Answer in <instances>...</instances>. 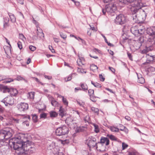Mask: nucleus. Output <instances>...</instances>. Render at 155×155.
Segmentation results:
<instances>
[{
    "instance_id": "f257e3e1",
    "label": "nucleus",
    "mask_w": 155,
    "mask_h": 155,
    "mask_svg": "<svg viewBox=\"0 0 155 155\" xmlns=\"http://www.w3.org/2000/svg\"><path fill=\"white\" fill-rule=\"evenodd\" d=\"M14 150H16L18 155L30 154L35 151L34 145L31 141L28 140L27 134H20L16 137L11 138Z\"/></svg>"
},
{
    "instance_id": "f03ea898",
    "label": "nucleus",
    "mask_w": 155,
    "mask_h": 155,
    "mask_svg": "<svg viewBox=\"0 0 155 155\" xmlns=\"http://www.w3.org/2000/svg\"><path fill=\"white\" fill-rule=\"evenodd\" d=\"M143 6L140 0H136L130 8L134 21L137 23L143 22L146 19V15L144 12L139 13V10Z\"/></svg>"
},
{
    "instance_id": "7ed1b4c3",
    "label": "nucleus",
    "mask_w": 155,
    "mask_h": 155,
    "mask_svg": "<svg viewBox=\"0 0 155 155\" xmlns=\"http://www.w3.org/2000/svg\"><path fill=\"white\" fill-rule=\"evenodd\" d=\"M116 9V5L114 3H111L106 5L105 9H102V12L104 15H105L106 12L109 13H112L114 12Z\"/></svg>"
},
{
    "instance_id": "20e7f679",
    "label": "nucleus",
    "mask_w": 155,
    "mask_h": 155,
    "mask_svg": "<svg viewBox=\"0 0 155 155\" xmlns=\"http://www.w3.org/2000/svg\"><path fill=\"white\" fill-rule=\"evenodd\" d=\"M68 128L66 126H63L62 127H59L56 129L55 131V133L56 135L60 136L68 134Z\"/></svg>"
},
{
    "instance_id": "39448f33",
    "label": "nucleus",
    "mask_w": 155,
    "mask_h": 155,
    "mask_svg": "<svg viewBox=\"0 0 155 155\" xmlns=\"http://www.w3.org/2000/svg\"><path fill=\"white\" fill-rule=\"evenodd\" d=\"M147 33L150 36L147 41H148L154 43L155 42V31H154L151 28H148L147 30Z\"/></svg>"
},
{
    "instance_id": "423d86ee",
    "label": "nucleus",
    "mask_w": 155,
    "mask_h": 155,
    "mask_svg": "<svg viewBox=\"0 0 155 155\" xmlns=\"http://www.w3.org/2000/svg\"><path fill=\"white\" fill-rule=\"evenodd\" d=\"M127 19L123 14H120L117 16L115 19V22L117 24L122 25L125 23Z\"/></svg>"
},
{
    "instance_id": "0eeeda50",
    "label": "nucleus",
    "mask_w": 155,
    "mask_h": 155,
    "mask_svg": "<svg viewBox=\"0 0 155 155\" xmlns=\"http://www.w3.org/2000/svg\"><path fill=\"white\" fill-rule=\"evenodd\" d=\"M86 143L90 148L94 147L97 144L96 138L93 137L88 138L86 140Z\"/></svg>"
},
{
    "instance_id": "6e6552de",
    "label": "nucleus",
    "mask_w": 155,
    "mask_h": 155,
    "mask_svg": "<svg viewBox=\"0 0 155 155\" xmlns=\"http://www.w3.org/2000/svg\"><path fill=\"white\" fill-rule=\"evenodd\" d=\"M48 149L51 150L53 153H55L59 150V147L55 142H53L48 147Z\"/></svg>"
},
{
    "instance_id": "1a4fd4ad",
    "label": "nucleus",
    "mask_w": 155,
    "mask_h": 155,
    "mask_svg": "<svg viewBox=\"0 0 155 155\" xmlns=\"http://www.w3.org/2000/svg\"><path fill=\"white\" fill-rule=\"evenodd\" d=\"M17 108L20 111H25L27 110L28 108V104L25 103H21L17 105Z\"/></svg>"
},
{
    "instance_id": "9d476101",
    "label": "nucleus",
    "mask_w": 155,
    "mask_h": 155,
    "mask_svg": "<svg viewBox=\"0 0 155 155\" xmlns=\"http://www.w3.org/2000/svg\"><path fill=\"white\" fill-rule=\"evenodd\" d=\"M9 138L6 132L2 131L0 132V141L8 140L9 143H10Z\"/></svg>"
},
{
    "instance_id": "9b49d317",
    "label": "nucleus",
    "mask_w": 155,
    "mask_h": 155,
    "mask_svg": "<svg viewBox=\"0 0 155 155\" xmlns=\"http://www.w3.org/2000/svg\"><path fill=\"white\" fill-rule=\"evenodd\" d=\"M66 122L68 124V125L71 127L75 128L76 125V123L74 120H71L70 118H68L66 120Z\"/></svg>"
},
{
    "instance_id": "f8f14e48",
    "label": "nucleus",
    "mask_w": 155,
    "mask_h": 155,
    "mask_svg": "<svg viewBox=\"0 0 155 155\" xmlns=\"http://www.w3.org/2000/svg\"><path fill=\"white\" fill-rule=\"evenodd\" d=\"M106 146L105 144H103L100 143H98L96 146V148L98 150L103 151L105 150Z\"/></svg>"
},
{
    "instance_id": "ddd939ff",
    "label": "nucleus",
    "mask_w": 155,
    "mask_h": 155,
    "mask_svg": "<svg viewBox=\"0 0 155 155\" xmlns=\"http://www.w3.org/2000/svg\"><path fill=\"white\" fill-rule=\"evenodd\" d=\"M99 143L107 146L109 144L110 141L107 137H102Z\"/></svg>"
},
{
    "instance_id": "4468645a",
    "label": "nucleus",
    "mask_w": 155,
    "mask_h": 155,
    "mask_svg": "<svg viewBox=\"0 0 155 155\" xmlns=\"http://www.w3.org/2000/svg\"><path fill=\"white\" fill-rule=\"evenodd\" d=\"M137 74L138 78V82L141 84L144 83L145 82V80L144 78L142 76L141 74L137 73Z\"/></svg>"
},
{
    "instance_id": "2eb2a0df",
    "label": "nucleus",
    "mask_w": 155,
    "mask_h": 155,
    "mask_svg": "<svg viewBox=\"0 0 155 155\" xmlns=\"http://www.w3.org/2000/svg\"><path fill=\"white\" fill-rule=\"evenodd\" d=\"M18 93V91L16 89L10 87V95L15 96Z\"/></svg>"
},
{
    "instance_id": "dca6fc26",
    "label": "nucleus",
    "mask_w": 155,
    "mask_h": 155,
    "mask_svg": "<svg viewBox=\"0 0 155 155\" xmlns=\"http://www.w3.org/2000/svg\"><path fill=\"white\" fill-rule=\"evenodd\" d=\"M37 31H39V33H38L37 36L40 38H42L44 37V34L42 30L39 27H37Z\"/></svg>"
},
{
    "instance_id": "f3484780",
    "label": "nucleus",
    "mask_w": 155,
    "mask_h": 155,
    "mask_svg": "<svg viewBox=\"0 0 155 155\" xmlns=\"http://www.w3.org/2000/svg\"><path fill=\"white\" fill-rule=\"evenodd\" d=\"M4 49L6 55V57L8 58L9 57V54L10 51V47L8 46L5 45L4 46Z\"/></svg>"
},
{
    "instance_id": "a211bd4d",
    "label": "nucleus",
    "mask_w": 155,
    "mask_h": 155,
    "mask_svg": "<svg viewBox=\"0 0 155 155\" xmlns=\"http://www.w3.org/2000/svg\"><path fill=\"white\" fill-rule=\"evenodd\" d=\"M51 105L53 106L56 107L58 106V102L54 99V98L52 97H51Z\"/></svg>"
},
{
    "instance_id": "6ab92c4d",
    "label": "nucleus",
    "mask_w": 155,
    "mask_h": 155,
    "mask_svg": "<svg viewBox=\"0 0 155 155\" xmlns=\"http://www.w3.org/2000/svg\"><path fill=\"white\" fill-rule=\"evenodd\" d=\"M35 92H29L27 95L28 98L33 99L34 97Z\"/></svg>"
},
{
    "instance_id": "aec40b11",
    "label": "nucleus",
    "mask_w": 155,
    "mask_h": 155,
    "mask_svg": "<svg viewBox=\"0 0 155 155\" xmlns=\"http://www.w3.org/2000/svg\"><path fill=\"white\" fill-rule=\"evenodd\" d=\"M107 136L112 140L116 141L117 140V138L112 135L108 134Z\"/></svg>"
},
{
    "instance_id": "412c9836",
    "label": "nucleus",
    "mask_w": 155,
    "mask_h": 155,
    "mask_svg": "<svg viewBox=\"0 0 155 155\" xmlns=\"http://www.w3.org/2000/svg\"><path fill=\"white\" fill-rule=\"evenodd\" d=\"M119 2L124 4H127V3H131L134 2V0H119Z\"/></svg>"
},
{
    "instance_id": "4be33fe9",
    "label": "nucleus",
    "mask_w": 155,
    "mask_h": 155,
    "mask_svg": "<svg viewBox=\"0 0 155 155\" xmlns=\"http://www.w3.org/2000/svg\"><path fill=\"white\" fill-rule=\"evenodd\" d=\"M110 129L111 131L113 132H118L119 130V129L114 126L110 127Z\"/></svg>"
},
{
    "instance_id": "5701e85b",
    "label": "nucleus",
    "mask_w": 155,
    "mask_h": 155,
    "mask_svg": "<svg viewBox=\"0 0 155 155\" xmlns=\"http://www.w3.org/2000/svg\"><path fill=\"white\" fill-rule=\"evenodd\" d=\"M120 129H119L120 130L123 131H124L126 133H127L128 132L127 129L124 126L122 125H121L120 126Z\"/></svg>"
},
{
    "instance_id": "b1692460",
    "label": "nucleus",
    "mask_w": 155,
    "mask_h": 155,
    "mask_svg": "<svg viewBox=\"0 0 155 155\" xmlns=\"http://www.w3.org/2000/svg\"><path fill=\"white\" fill-rule=\"evenodd\" d=\"M81 86L83 90L85 91L87 90L88 87L87 84L84 83H81Z\"/></svg>"
},
{
    "instance_id": "393cba45",
    "label": "nucleus",
    "mask_w": 155,
    "mask_h": 155,
    "mask_svg": "<svg viewBox=\"0 0 155 155\" xmlns=\"http://www.w3.org/2000/svg\"><path fill=\"white\" fill-rule=\"evenodd\" d=\"M91 83L95 87H96L100 88L101 87V85L100 84H99L96 82H94L92 81H91Z\"/></svg>"
},
{
    "instance_id": "a878e982",
    "label": "nucleus",
    "mask_w": 155,
    "mask_h": 155,
    "mask_svg": "<svg viewBox=\"0 0 155 155\" xmlns=\"http://www.w3.org/2000/svg\"><path fill=\"white\" fill-rule=\"evenodd\" d=\"M93 126L94 128V131L96 133L99 132V129L98 126L95 124H93Z\"/></svg>"
},
{
    "instance_id": "bb28decb",
    "label": "nucleus",
    "mask_w": 155,
    "mask_h": 155,
    "mask_svg": "<svg viewBox=\"0 0 155 155\" xmlns=\"http://www.w3.org/2000/svg\"><path fill=\"white\" fill-rule=\"evenodd\" d=\"M50 116L51 117H57L58 115L57 113L54 111H51L50 113Z\"/></svg>"
},
{
    "instance_id": "cd10ccee",
    "label": "nucleus",
    "mask_w": 155,
    "mask_h": 155,
    "mask_svg": "<svg viewBox=\"0 0 155 155\" xmlns=\"http://www.w3.org/2000/svg\"><path fill=\"white\" fill-rule=\"evenodd\" d=\"M90 69L93 71L97 70L98 69L97 67L94 64H92L90 66Z\"/></svg>"
},
{
    "instance_id": "c85d7f7f",
    "label": "nucleus",
    "mask_w": 155,
    "mask_h": 155,
    "mask_svg": "<svg viewBox=\"0 0 155 155\" xmlns=\"http://www.w3.org/2000/svg\"><path fill=\"white\" fill-rule=\"evenodd\" d=\"M60 96L62 98V101H63V102L64 104L65 105H66L67 106L68 105V101H67V100H66V98H64V97L62 96H61V95H60Z\"/></svg>"
},
{
    "instance_id": "c756f323",
    "label": "nucleus",
    "mask_w": 155,
    "mask_h": 155,
    "mask_svg": "<svg viewBox=\"0 0 155 155\" xmlns=\"http://www.w3.org/2000/svg\"><path fill=\"white\" fill-rule=\"evenodd\" d=\"M16 20V18L14 15L10 14V21L12 22H15Z\"/></svg>"
},
{
    "instance_id": "7c9ffc66",
    "label": "nucleus",
    "mask_w": 155,
    "mask_h": 155,
    "mask_svg": "<svg viewBox=\"0 0 155 155\" xmlns=\"http://www.w3.org/2000/svg\"><path fill=\"white\" fill-rule=\"evenodd\" d=\"M8 98H4L2 101V102L5 104L6 106H8L10 105V104L9 103V100L8 101Z\"/></svg>"
},
{
    "instance_id": "2f4dec72",
    "label": "nucleus",
    "mask_w": 155,
    "mask_h": 155,
    "mask_svg": "<svg viewBox=\"0 0 155 155\" xmlns=\"http://www.w3.org/2000/svg\"><path fill=\"white\" fill-rule=\"evenodd\" d=\"M84 120L85 122L90 123V118L89 115H87L84 118Z\"/></svg>"
},
{
    "instance_id": "473e14b6",
    "label": "nucleus",
    "mask_w": 155,
    "mask_h": 155,
    "mask_svg": "<svg viewBox=\"0 0 155 155\" xmlns=\"http://www.w3.org/2000/svg\"><path fill=\"white\" fill-rule=\"evenodd\" d=\"M19 37L23 41L25 42V41L26 40V38L23 34H19Z\"/></svg>"
},
{
    "instance_id": "72a5a7b5",
    "label": "nucleus",
    "mask_w": 155,
    "mask_h": 155,
    "mask_svg": "<svg viewBox=\"0 0 155 155\" xmlns=\"http://www.w3.org/2000/svg\"><path fill=\"white\" fill-rule=\"evenodd\" d=\"M38 117L36 115H32V120L34 122H36L38 121Z\"/></svg>"
},
{
    "instance_id": "f704fd0d",
    "label": "nucleus",
    "mask_w": 155,
    "mask_h": 155,
    "mask_svg": "<svg viewBox=\"0 0 155 155\" xmlns=\"http://www.w3.org/2000/svg\"><path fill=\"white\" fill-rule=\"evenodd\" d=\"M91 110L94 112L98 114L99 110L97 108H96L94 107H92L91 108Z\"/></svg>"
},
{
    "instance_id": "c9c22d12",
    "label": "nucleus",
    "mask_w": 155,
    "mask_h": 155,
    "mask_svg": "<svg viewBox=\"0 0 155 155\" xmlns=\"http://www.w3.org/2000/svg\"><path fill=\"white\" fill-rule=\"evenodd\" d=\"M88 93L90 96H93L94 94V90L92 89H90L88 90Z\"/></svg>"
},
{
    "instance_id": "e433bc0d",
    "label": "nucleus",
    "mask_w": 155,
    "mask_h": 155,
    "mask_svg": "<svg viewBox=\"0 0 155 155\" xmlns=\"http://www.w3.org/2000/svg\"><path fill=\"white\" fill-rule=\"evenodd\" d=\"M128 145L125 143L123 142L122 143V150H124L127 148Z\"/></svg>"
},
{
    "instance_id": "4c0bfd02",
    "label": "nucleus",
    "mask_w": 155,
    "mask_h": 155,
    "mask_svg": "<svg viewBox=\"0 0 155 155\" xmlns=\"http://www.w3.org/2000/svg\"><path fill=\"white\" fill-rule=\"evenodd\" d=\"M61 143L63 144H68L69 142V140L68 139L64 140H61Z\"/></svg>"
},
{
    "instance_id": "58836bf2",
    "label": "nucleus",
    "mask_w": 155,
    "mask_h": 155,
    "mask_svg": "<svg viewBox=\"0 0 155 155\" xmlns=\"http://www.w3.org/2000/svg\"><path fill=\"white\" fill-rule=\"evenodd\" d=\"M77 62L79 66H81L82 65L84 64V63L82 62V61L79 58L77 60Z\"/></svg>"
},
{
    "instance_id": "ea45409f",
    "label": "nucleus",
    "mask_w": 155,
    "mask_h": 155,
    "mask_svg": "<svg viewBox=\"0 0 155 155\" xmlns=\"http://www.w3.org/2000/svg\"><path fill=\"white\" fill-rule=\"evenodd\" d=\"M61 37L64 39H66L67 38V35L62 33H60Z\"/></svg>"
},
{
    "instance_id": "a19ab883",
    "label": "nucleus",
    "mask_w": 155,
    "mask_h": 155,
    "mask_svg": "<svg viewBox=\"0 0 155 155\" xmlns=\"http://www.w3.org/2000/svg\"><path fill=\"white\" fill-rule=\"evenodd\" d=\"M17 80L18 81H20V80H24L25 82H27V81L24 78H23L21 77V76H18L17 77Z\"/></svg>"
},
{
    "instance_id": "79ce46f5",
    "label": "nucleus",
    "mask_w": 155,
    "mask_h": 155,
    "mask_svg": "<svg viewBox=\"0 0 155 155\" xmlns=\"http://www.w3.org/2000/svg\"><path fill=\"white\" fill-rule=\"evenodd\" d=\"M17 45L18 47L20 49H21L22 48V43L21 41H18L17 43Z\"/></svg>"
},
{
    "instance_id": "37998d69",
    "label": "nucleus",
    "mask_w": 155,
    "mask_h": 155,
    "mask_svg": "<svg viewBox=\"0 0 155 155\" xmlns=\"http://www.w3.org/2000/svg\"><path fill=\"white\" fill-rule=\"evenodd\" d=\"M29 48L32 51H34L36 49V47L32 45H31L29 47Z\"/></svg>"
},
{
    "instance_id": "c03bdc74",
    "label": "nucleus",
    "mask_w": 155,
    "mask_h": 155,
    "mask_svg": "<svg viewBox=\"0 0 155 155\" xmlns=\"http://www.w3.org/2000/svg\"><path fill=\"white\" fill-rule=\"evenodd\" d=\"M9 21V19L8 18H5V23L4 25V27H5L7 25Z\"/></svg>"
},
{
    "instance_id": "a18cd8bd",
    "label": "nucleus",
    "mask_w": 155,
    "mask_h": 155,
    "mask_svg": "<svg viewBox=\"0 0 155 155\" xmlns=\"http://www.w3.org/2000/svg\"><path fill=\"white\" fill-rule=\"evenodd\" d=\"M146 47L148 49V50L149 51H152L153 48V47L152 45H151L149 46H147Z\"/></svg>"
},
{
    "instance_id": "49530a36",
    "label": "nucleus",
    "mask_w": 155,
    "mask_h": 155,
    "mask_svg": "<svg viewBox=\"0 0 155 155\" xmlns=\"http://www.w3.org/2000/svg\"><path fill=\"white\" fill-rule=\"evenodd\" d=\"M47 115L45 113H43L41 114L40 115V117L41 118H45L46 117Z\"/></svg>"
},
{
    "instance_id": "de8ad7c7",
    "label": "nucleus",
    "mask_w": 155,
    "mask_h": 155,
    "mask_svg": "<svg viewBox=\"0 0 155 155\" xmlns=\"http://www.w3.org/2000/svg\"><path fill=\"white\" fill-rule=\"evenodd\" d=\"M15 101L16 102V100L13 98H12H12H10V105L13 104Z\"/></svg>"
},
{
    "instance_id": "09e8293b",
    "label": "nucleus",
    "mask_w": 155,
    "mask_h": 155,
    "mask_svg": "<svg viewBox=\"0 0 155 155\" xmlns=\"http://www.w3.org/2000/svg\"><path fill=\"white\" fill-rule=\"evenodd\" d=\"M149 51L146 47L142 51V53L143 54H146Z\"/></svg>"
},
{
    "instance_id": "8fccbe9b",
    "label": "nucleus",
    "mask_w": 155,
    "mask_h": 155,
    "mask_svg": "<svg viewBox=\"0 0 155 155\" xmlns=\"http://www.w3.org/2000/svg\"><path fill=\"white\" fill-rule=\"evenodd\" d=\"M99 77L100 79V80L101 81H103L105 79V78H104L103 77L102 74H100L99 75Z\"/></svg>"
},
{
    "instance_id": "3c124183",
    "label": "nucleus",
    "mask_w": 155,
    "mask_h": 155,
    "mask_svg": "<svg viewBox=\"0 0 155 155\" xmlns=\"http://www.w3.org/2000/svg\"><path fill=\"white\" fill-rule=\"evenodd\" d=\"M72 75H70L67 78V80H66V79H65V81H66L67 82L68 81H70L71 79H72V77H71Z\"/></svg>"
},
{
    "instance_id": "603ef678",
    "label": "nucleus",
    "mask_w": 155,
    "mask_h": 155,
    "mask_svg": "<svg viewBox=\"0 0 155 155\" xmlns=\"http://www.w3.org/2000/svg\"><path fill=\"white\" fill-rule=\"evenodd\" d=\"M49 48L52 53L54 52V50L53 48V47L51 46H49Z\"/></svg>"
},
{
    "instance_id": "864d4df0",
    "label": "nucleus",
    "mask_w": 155,
    "mask_h": 155,
    "mask_svg": "<svg viewBox=\"0 0 155 155\" xmlns=\"http://www.w3.org/2000/svg\"><path fill=\"white\" fill-rule=\"evenodd\" d=\"M109 69L113 73H114L115 71V69L113 68L109 67Z\"/></svg>"
},
{
    "instance_id": "5fc2aeb1",
    "label": "nucleus",
    "mask_w": 155,
    "mask_h": 155,
    "mask_svg": "<svg viewBox=\"0 0 155 155\" xmlns=\"http://www.w3.org/2000/svg\"><path fill=\"white\" fill-rule=\"evenodd\" d=\"M127 54L129 58V59L130 60H132V57L131 54L129 53H127Z\"/></svg>"
},
{
    "instance_id": "6e6d98bb",
    "label": "nucleus",
    "mask_w": 155,
    "mask_h": 155,
    "mask_svg": "<svg viewBox=\"0 0 155 155\" xmlns=\"http://www.w3.org/2000/svg\"><path fill=\"white\" fill-rule=\"evenodd\" d=\"M17 1L18 3L21 5H23L24 4L23 0H17Z\"/></svg>"
},
{
    "instance_id": "4d7b16f0",
    "label": "nucleus",
    "mask_w": 155,
    "mask_h": 155,
    "mask_svg": "<svg viewBox=\"0 0 155 155\" xmlns=\"http://www.w3.org/2000/svg\"><path fill=\"white\" fill-rule=\"evenodd\" d=\"M81 128H82V127H78L77 128V130H76L77 132H80L81 131H82Z\"/></svg>"
},
{
    "instance_id": "13d9d810",
    "label": "nucleus",
    "mask_w": 155,
    "mask_h": 155,
    "mask_svg": "<svg viewBox=\"0 0 155 155\" xmlns=\"http://www.w3.org/2000/svg\"><path fill=\"white\" fill-rule=\"evenodd\" d=\"M90 26L91 27V28L89 29V31L92 30L94 31H97V30L94 27H92L90 25Z\"/></svg>"
},
{
    "instance_id": "bf43d9fd",
    "label": "nucleus",
    "mask_w": 155,
    "mask_h": 155,
    "mask_svg": "<svg viewBox=\"0 0 155 155\" xmlns=\"http://www.w3.org/2000/svg\"><path fill=\"white\" fill-rule=\"evenodd\" d=\"M125 119L127 120L130 121L131 120L130 117L128 116H126L125 117Z\"/></svg>"
},
{
    "instance_id": "052dcab7",
    "label": "nucleus",
    "mask_w": 155,
    "mask_h": 155,
    "mask_svg": "<svg viewBox=\"0 0 155 155\" xmlns=\"http://www.w3.org/2000/svg\"><path fill=\"white\" fill-rule=\"evenodd\" d=\"M54 41L56 43H58L59 41V40L58 38H53Z\"/></svg>"
},
{
    "instance_id": "680f3d73",
    "label": "nucleus",
    "mask_w": 155,
    "mask_h": 155,
    "mask_svg": "<svg viewBox=\"0 0 155 155\" xmlns=\"http://www.w3.org/2000/svg\"><path fill=\"white\" fill-rule=\"evenodd\" d=\"M45 78L48 79V80H50L52 78V77L51 76H47L46 75L45 76Z\"/></svg>"
},
{
    "instance_id": "e2e57ef3",
    "label": "nucleus",
    "mask_w": 155,
    "mask_h": 155,
    "mask_svg": "<svg viewBox=\"0 0 155 155\" xmlns=\"http://www.w3.org/2000/svg\"><path fill=\"white\" fill-rule=\"evenodd\" d=\"M78 71L79 72L80 71L81 73H86V72L84 71V70H81L80 68H78Z\"/></svg>"
},
{
    "instance_id": "0e129e2a",
    "label": "nucleus",
    "mask_w": 155,
    "mask_h": 155,
    "mask_svg": "<svg viewBox=\"0 0 155 155\" xmlns=\"http://www.w3.org/2000/svg\"><path fill=\"white\" fill-rule=\"evenodd\" d=\"M12 119L13 121H14L15 122L18 123L19 121V120H17L15 119H14L13 118H11V119L10 118V120H12Z\"/></svg>"
},
{
    "instance_id": "69168bd1",
    "label": "nucleus",
    "mask_w": 155,
    "mask_h": 155,
    "mask_svg": "<svg viewBox=\"0 0 155 155\" xmlns=\"http://www.w3.org/2000/svg\"><path fill=\"white\" fill-rule=\"evenodd\" d=\"M23 124L24 125H26L27 126H28L29 125V124L28 122H24Z\"/></svg>"
},
{
    "instance_id": "338daca9",
    "label": "nucleus",
    "mask_w": 155,
    "mask_h": 155,
    "mask_svg": "<svg viewBox=\"0 0 155 155\" xmlns=\"http://www.w3.org/2000/svg\"><path fill=\"white\" fill-rule=\"evenodd\" d=\"M128 155H137L134 152H130L129 153Z\"/></svg>"
},
{
    "instance_id": "774afa93",
    "label": "nucleus",
    "mask_w": 155,
    "mask_h": 155,
    "mask_svg": "<svg viewBox=\"0 0 155 155\" xmlns=\"http://www.w3.org/2000/svg\"><path fill=\"white\" fill-rule=\"evenodd\" d=\"M54 155H64V154L62 152H58V153H55Z\"/></svg>"
}]
</instances>
